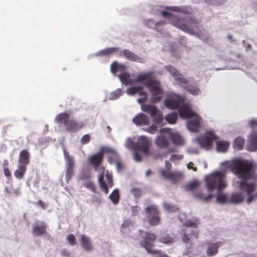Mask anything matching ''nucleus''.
I'll return each instance as SVG.
<instances>
[{
    "label": "nucleus",
    "mask_w": 257,
    "mask_h": 257,
    "mask_svg": "<svg viewBox=\"0 0 257 257\" xmlns=\"http://www.w3.org/2000/svg\"><path fill=\"white\" fill-rule=\"evenodd\" d=\"M64 156L67 162V169L65 176L67 181H68L71 179L73 175L74 161L73 157L70 156L65 150H64Z\"/></svg>",
    "instance_id": "2eb2a0df"
},
{
    "label": "nucleus",
    "mask_w": 257,
    "mask_h": 257,
    "mask_svg": "<svg viewBox=\"0 0 257 257\" xmlns=\"http://www.w3.org/2000/svg\"><path fill=\"white\" fill-rule=\"evenodd\" d=\"M161 133H168L169 139L176 146H181L184 143V139L177 133L171 132L169 129L163 128L160 130Z\"/></svg>",
    "instance_id": "dca6fc26"
},
{
    "label": "nucleus",
    "mask_w": 257,
    "mask_h": 257,
    "mask_svg": "<svg viewBox=\"0 0 257 257\" xmlns=\"http://www.w3.org/2000/svg\"><path fill=\"white\" fill-rule=\"evenodd\" d=\"M177 117V113L176 112H173L168 113L165 116V119L169 123L173 124L176 122Z\"/></svg>",
    "instance_id": "e433bc0d"
},
{
    "label": "nucleus",
    "mask_w": 257,
    "mask_h": 257,
    "mask_svg": "<svg viewBox=\"0 0 257 257\" xmlns=\"http://www.w3.org/2000/svg\"><path fill=\"white\" fill-rule=\"evenodd\" d=\"M140 208L138 206H133L131 208L132 214L133 216H136L138 214L139 211L140 210Z\"/></svg>",
    "instance_id": "052dcab7"
},
{
    "label": "nucleus",
    "mask_w": 257,
    "mask_h": 257,
    "mask_svg": "<svg viewBox=\"0 0 257 257\" xmlns=\"http://www.w3.org/2000/svg\"><path fill=\"white\" fill-rule=\"evenodd\" d=\"M199 185L198 181H193L189 184L186 186V189L188 190H193L195 189Z\"/></svg>",
    "instance_id": "09e8293b"
},
{
    "label": "nucleus",
    "mask_w": 257,
    "mask_h": 257,
    "mask_svg": "<svg viewBox=\"0 0 257 257\" xmlns=\"http://www.w3.org/2000/svg\"><path fill=\"white\" fill-rule=\"evenodd\" d=\"M30 153L27 150H23L19 155L17 169L14 171V176L19 180H21L25 176L27 166L30 163Z\"/></svg>",
    "instance_id": "39448f33"
},
{
    "label": "nucleus",
    "mask_w": 257,
    "mask_h": 257,
    "mask_svg": "<svg viewBox=\"0 0 257 257\" xmlns=\"http://www.w3.org/2000/svg\"><path fill=\"white\" fill-rule=\"evenodd\" d=\"M160 242L163 243H171L174 242V239L169 234H165L160 236L159 238Z\"/></svg>",
    "instance_id": "ea45409f"
},
{
    "label": "nucleus",
    "mask_w": 257,
    "mask_h": 257,
    "mask_svg": "<svg viewBox=\"0 0 257 257\" xmlns=\"http://www.w3.org/2000/svg\"><path fill=\"white\" fill-rule=\"evenodd\" d=\"M131 193L134 195L135 198H139L141 196V190L138 188H134L131 190Z\"/></svg>",
    "instance_id": "8fccbe9b"
},
{
    "label": "nucleus",
    "mask_w": 257,
    "mask_h": 257,
    "mask_svg": "<svg viewBox=\"0 0 257 257\" xmlns=\"http://www.w3.org/2000/svg\"><path fill=\"white\" fill-rule=\"evenodd\" d=\"M174 78L176 80L181 83L187 84L188 82V80L180 73H179L177 75V76H176Z\"/></svg>",
    "instance_id": "de8ad7c7"
},
{
    "label": "nucleus",
    "mask_w": 257,
    "mask_h": 257,
    "mask_svg": "<svg viewBox=\"0 0 257 257\" xmlns=\"http://www.w3.org/2000/svg\"><path fill=\"white\" fill-rule=\"evenodd\" d=\"M184 97L175 93H171L168 95L164 101L165 106L170 109H178L184 103Z\"/></svg>",
    "instance_id": "1a4fd4ad"
},
{
    "label": "nucleus",
    "mask_w": 257,
    "mask_h": 257,
    "mask_svg": "<svg viewBox=\"0 0 257 257\" xmlns=\"http://www.w3.org/2000/svg\"><path fill=\"white\" fill-rule=\"evenodd\" d=\"M225 177L224 173L220 171H216L206 176L205 178L206 187L209 191L217 189L216 201L220 203H228L229 198L227 196L221 192V190L227 186L224 180Z\"/></svg>",
    "instance_id": "f03ea898"
},
{
    "label": "nucleus",
    "mask_w": 257,
    "mask_h": 257,
    "mask_svg": "<svg viewBox=\"0 0 257 257\" xmlns=\"http://www.w3.org/2000/svg\"><path fill=\"white\" fill-rule=\"evenodd\" d=\"M84 186L89 189L93 192H96V187L94 183L92 181H88L84 184Z\"/></svg>",
    "instance_id": "a18cd8bd"
},
{
    "label": "nucleus",
    "mask_w": 257,
    "mask_h": 257,
    "mask_svg": "<svg viewBox=\"0 0 257 257\" xmlns=\"http://www.w3.org/2000/svg\"><path fill=\"white\" fill-rule=\"evenodd\" d=\"M178 112L180 116L183 118H190L194 116V112L190 108L188 104L184 102L178 108Z\"/></svg>",
    "instance_id": "a211bd4d"
},
{
    "label": "nucleus",
    "mask_w": 257,
    "mask_h": 257,
    "mask_svg": "<svg viewBox=\"0 0 257 257\" xmlns=\"http://www.w3.org/2000/svg\"><path fill=\"white\" fill-rule=\"evenodd\" d=\"M55 119L58 123L64 124L67 132L75 133L84 126L82 122L78 123L75 119H70L69 115L66 113L59 114Z\"/></svg>",
    "instance_id": "423d86ee"
},
{
    "label": "nucleus",
    "mask_w": 257,
    "mask_h": 257,
    "mask_svg": "<svg viewBox=\"0 0 257 257\" xmlns=\"http://www.w3.org/2000/svg\"><path fill=\"white\" fill-rule=\"evenodd\" d=\"M36 204L40 206L42 209H46V207H47V205H46V204L45 203V202H44L42 200H39L37 203H36Z\"/></svg>",
    "instance_id": "338daca9"
},
{
    "label": "nucleus",
    "mask_w": 257,
    "mask_h": 257,
    "mask_svg": "<svg viewBox=\"0 0 257 257\" xmlns=\"http://www.w3.org/2000/svg\"><path fill=\"white\" fill-rule=\"evenodd\" d=\"M140 95L141 96V98H140L138 99V101L140 103H144L146 101L147 99V94L146 92L143 91L140 92Z\"/></svg>",
    "instance_id": "3c124183"
},
{
    "label": "nucleus",
    "mask_w": 257,
    "mask_h": 257,
    "mask_svg": "<svg viewBox=\"0 0 257 257\" xmlns=\"http://www.w3.org/2000/svg\"><path fill=\"white\" fill-rule=\"evenodd\" d=\"M119 78L125 85H133L138 82L143 83L152 95L151 102L156 103L161 101L164 92L161 82L154 76V72L150 71L139 74L135 79H131L128 73L124 72L119 75Z\"/></svg>",
    "instance_id": "f257e3e1"
},
{
    "label": "nucleus",
    "mask_w": 257,
    "mask_h": 257,
    "mask_svg": "<svg viewBox=\"0 0 257 257\" xmlns=\"http://www.w3.org/2000/svg\"><path fill=\"white\" fill-rule=\"evenodd\" d=\"M222 244V242L218 241L216 243H210L206 250V254L209 256H213L217 253L218 248Z\"/></svg>",
    "instance_id": "5701e85b"
},
{
    "label": "nucleus",
    "mask_w": 257,
    "mask_h": 257,
    "mask_svg": "<svg viewBox=\"0 0 257 257\" xmlns=\"http://www.w3.org/2000/svg\"><path fill=\"white\" fill-rule=\"evenodd\" d=\"M143 130L150 134H155L158 130V126L155 124H152L148 127L144 128Z\"/></svg>",
    "instance_id": "37998d69"
},
{
    "label": "nucleus",
    "mask_w": 257,
    "mask_h": 257,
    "mask_svg": "<svg viewBox=\"0 0 257 257\" xmlns=\"http://www.w3.org/2000/svg\"><path fill=\"white\" fill-rule=\"evenodd\" d=\"M239 188L241 191H244L248 196V198L246 200L247 204H250L257 199V192L254 194H252V193L257 189V184L255 183L242 181L239 184Z\"/></svg>",
    "instance_id": "6e6552de"
},
{
    "label": "nucleus",
    "mask_w": 257,
    "mask_h": 257,
    "mask_svg": "<svg viewBox=\"0 0 257 257\" xmlns=\"http://www.w3.org/2000/svg\"><path fill=\"white\" fill-rule=\"evenodd\" d=\"M106 179H107V186L108 187H112L113 186V181L111 176H110L109 175H106Z\"/></svg>",
    "instance_id": "0e129e2a"
},
{
    "label": "nucleus",
    "mask_w": 257,
    "mask_h": 257,
    "mask_svg": "<svg viewBox=\"0 0 257 257\" xmlns=\"http://www.w3.org/2000/svg\"><path fill=\"white\" fill-rule=\"evenodd\" d=\"M142 110L149 113L151 116H154L156 114L157 111L158 110V108L154 105L151 104H145L142 106Z\"/></svg>",
    "instance_id": "7c9ffc66"
},
{
    "label": "nucleus",
    "mask_w": 257,
    "mask_h": 257,
    "mask_svg": "<svg viewBox=\"0 0 257 257\" xmlns=\"http://www.w3.org/2000/svg\"><path fill=\"white\" fill-rule=\"evenodd\" d=\"M122 53L123 56L127 59L130 61L139 62L141 63H143L145 62V60L143 58L140 57L139 56L135 54L134 53L132 52L129 50L124 49L123 50Z\"/></svg>",
    "instance_id": "412c9836"
},
{
    "label": "nucleus",
    "mask_w": 257,
    "mask_h": 257,
    "mask_svg": "<svg viewBox=\"0 0 257 257\" xmlns=\"http://www.w3.org/2000/svg\"><path fill=\"white\" fill-rule=\"evenodd\" d=\"M90 141V136L88 134L85 135L81 139V143L85 145L88 143Z\"/></svg>",
    "instance_id": "5fc2aeb1"
},
{
    "label": "nucleus",
    "mask_w": 257,
    "mask_h": 257,
    "mask_svg": "<svg viewBox=\"0 0 257 257\" xmlns=\"http://www.w3.org/2000/svg\"><path fill=\"white\" fill-rule=\"evenodd\" d=\"M163 207L167 211L170 212H175L178 210V208L177 206L167 203H164L163 204Z\"/></svg>",
    "instance_id": "a19ab883"
},
{
    "label": "nucleus",
    "mask_w": 257,
    "mask_h": 257,
    "mask_svg": "<svg viewBox=\"0 0 257 257\" xmlns=\"http://www.w3.org/2000/svg\"><path fill=\"white\" fill-rule=\"evenodd\" d=\"M166 69L168 71L171 75L175 78L176 76H177V75L179 73V72L174 68L171 66H168L166 67Z\"/></svg>",
    "instance_id": "49530a36"
},
{
    "label": "nucleus",
    "mask_w": 257,
    "mask_h": 257,
    "mask_svg": "<svg viewBox=\"0 0 257 257\" xmlns=\"http://www.w3.org/2000/svg\"><path fill=\"white\" fill-rule=\"evenodd\" d=\"M194 196L196 198L199 200L202 201L203 202H208L212 197V194L211 193H210L207 195H205L203 193L199 192L195 193Z\"/></svg>",
    "instance_id": "72a5a7b5"
},
{
    "label": "nucleus",
    "mask_w": 257,
    "mask_h": 257,
    "mask_svg": "<svg viewBox=\"0 0 257 257\" xmlns=\"http://www.w3.org/2000/svg\"><path fill=\"white\" fill-rule=\"evenodd\" d=\"M139 233L142 238L140 241L141 246L145 248L147 252L150 254H159V250L152 249L155 245L154 243L156 239V235L148 231L145 232L142 230H139Z\"/></svg>",
    "instance_id": "0eeeda50"
},
{
    "label": "nucleus",
    "mask_w": 257,
    "mask_h": 257,
    "mask_svg": "<svg viewBox=\"0 0 257 257\" xmlns=\"http://www.w3.org/2000/svg\"><path fill=\"white\" fill-rule=\"evenodd\" d=\"M110 68L112 73L115 74L118 71H123L125 69L126 67L123 64H119L117 62H114L111 64Z\"/></svg>",
    "instance_id": "2f4dec72"
},
{
    "label": "nucleus",
    "mask_w": 257,
    "mask_h": 257,
    "mask_svg": "<svg viewBox=\"0 0 257 257\" xmlns=\"http://www.w3.org/2000/svg\"><path fill=\"white\" fill-rule=\"evenodd\" d=\"M185 89L193 95H198L200 92V89L195 86H185Z\"/></svg>",
    "instance_id": "79ce46f5"
},
{
    "label": "nucleus",
    "mask_w": 257,
    "mask_h": 257,
    "mask_svg": "<svg viewBox=\"0 0 257 257\" xmlns=\"http://www.w3.org/2000/svg\"><path fill=\"white\" fill-rule=\"evenodd\" d=\"M81 242L82 247L84 250L90 251L93 249V246L88 237L82 235L81 236Z\"/></svg>",
    "instance_id": "a878e982"
},
{
    "label": "nucleus",
    "mask_w": 257,
    "mask_h": 257,
    "mask_svg": "<svg viewBox=\"0 0 257 257\" xmlns=\"http://www.w3.org/2000/svg\"><path fill=\"white\" fill-rule=\"evenodd\" d=\"M249 124L252 129L257 128V119H251L249 121Z\"/></svg>",
    "instance_id": "bf43d9fd"
},
{
    "label": "nucleus",
    "mask_w": 257,
    "mask_h": 257,
    "mask_svg": "<svg viewBox=\"0 0 257 257\" xmlns=\"http://www.w3.org/2000/svg\"><path fill=\"white\" fill-rule=\"evenodd\" d=\"M133 122L137 126L148 125L150 123V119L147 115L140 113L133 118Z\"/></svg>",
    "instance_id": "6ab92c4d"
},
{
    "label": "nucleus",
    "mask_w": 257,
    "mask_h": 257,
    "mask_svg": "<svg viewBox=\"0 0 257 257\" xmlns=\"http://www.w3.org/2000/svg\"><path fill=\"white\" fill-rule=\"evenodd\" d=\"M244 200V196L241 193H233L228 199V203L239 204Z\"/></svg>",
    "instance_id": "bb28decb"
},
{
    "label": "nucleus",
    "mask_w": 257,
    "mask_h": 257,
    "mask_svg": "<svg viewBox=\"0 0 257 257\" xmlns=\"http://www.w3.org/2000/svg\"><path fill=\"white\" fill-rule=\"evenodd\" d=\"M168 10L174 11L175 12H179L184 13L185 14H190L191 11L186 7H167L166 8Z\"/></svg>",
    "instance_id": "c756f323"
},
{
    "label": "nucleus",
    "mask_w": 257,
    "mask_h": 257,
    "mask_svg": "<svg viewBox=\"0 0 257 257\" xmlns=\"http://www.w3.org/2000/svg\"><path fill=\"white\" fill-rule=\"evenodd\" d=\"M200 119L199 116H196L192 119L189 120L187 124L188 128L193 132H197L200 127Z\"/></svg>",
    "instance_id": "4be33fe9"
},
{
    "label": "nucleus",
    "mask_w": 257,
    "mask_h": 257,
    "mask_svg": "<svg viewBox=\"0 0 257 257\" xmlns=\"http://www.w3.org/2000/svg\"><path fill=\"white\" fill-rule=\"evenodd\" d=\"M103 160V154L102 152H99L92 155L89 158V163L93 166L95 171H99L101 167V165Z\"/></svg>",
    "instance_id": "f3484780"
},
{
    "label": "nucleus",
    "mask_w": 257,
    "mask_h": 257,
    "mask_svg": "<svg viewBox=\"0 0 257 257\" xmlns=\"http://www.w3.org/2000/svg\"><path fill=\"white\" fill-rule=\"evenodd\" d=\"M248 150L250 152L257 151V134H252L248 140Z\"/></svg>",
    "instance_id": "b1692460"
},
{
    "label": "nucleus",
    "mask_w": 257,
    "mask_h": 257,
    "mask_svg": "<svg viewBox=\"0 0 257 257\" xmlns=\"http://www.w3.org/2000/svg\"><path fill=\"white\" fill-rule=\"evenodd\" d=\"M159 173L163 178L169 180L173 183H177L183 178V174L181 172H168L164 169H161L159 170Z\"/></svg>",
    "instance_id": "ddd939ff"
},
{
    "label": "nucleus",
    "mask_w": 257,
    "mask_h": 257,
    "mask_svg": "<svg viewBox=\"0 0 257 257\" xmlns=\"http://www.w3.org/2000/svg\"><path fill=\"white\" fill-rule=\"evenodd\" d=\"M155 144L157 147L160 148H167L170 145L168 139L163 135H160L156 138Z\"/></svg>",
    "instance_id": "393cba45"
},
{
    "label": "nucleus",
    "mask_w": 257,
    "mask_h": 257,
    "mask_svg": "<svg viewBox=\"0 0 257 257\" xmlns=\"http://www.w3.org/2000/svg\"><path fill=\"white\" fill-rule=\"evenodd\" d=\"M244 143V140L241 137L236 138L233 142L234 148L238 150H241L243 149Z\"/></svg>",
    "instance_id": "f704fd0d"
},
{
    "label": "nucleus",
    "mask_w": 257,
    "mask_h": 257,
    "mask_svg": "<svg viewBox=\"0 0 257 257\" xmlns=\"http://www.w3.org/2000/svg\"><path fill=\"white\" fill-rule=\"evenodd\" d=\"M198 219L194 218L186 220L183 225L185 227H192L195 228L198 227Z\"/></svg>",
    "instance_id": "4c0bfd02"
},
{
    "label": "nucleus",
    "mask_w": 257,
    "mask_h": 257,
    "mask_svg": "<svg viewBox=\"0 0 257 257\" xmlns=\"http://www.w3.org/2000/svg\"><path fill=\"white\" fill-rule=\"evenodd\" d=\"M183 158V155L181 154H175L172 155L170 157V160L173 162H174L176 161H179Z\"/></svg>",
    "instance_id": "603ef678"
},
{
    "label": "nucleus",
    "mask_w": 257,
    "mask_h": 257,
    "mask_svg": "<svg viewBox=\"0 0 257 257\" xmlns=\"http://www.w3.org/2000/svg\"><path fill=\"white\" fill-rule=\"evenodd\" d=\"M151 142L146 136H141L138 139L137 142L134 146L135 151H139L147 154L151 147Z\"/></svg>",
    "instance_id": "9b49d317"
},
{
    "label": "nucleus",
    "mask_w": 257,
    "mask_h": 257,
    "mask_svg": "<svg viewBox=\"0 0 257 257\" xmlns=\"http://www.w3.org/2000/svg\"><path fill=\"white\" fill-rule=\"evenodd\" d=\"M67 239L71 245H74L75 244L76 238L72 234H70L67 236Z\"/></svg>",
    "instance_id": "864d4df0"
},
{
    "label": "nucleus",
    "mask_w": 257,
    "mask_h": 257,
    "mask_svg": "<svg viewBox=\"0 0 257 257\" xmlns=\"http://www.w3.org/2000/svg\"><path fill=\"white\" fill-rule=\"evenodd\" d=\"M152 117L153 118V122L156 124H161L163 121L162 113L159 110H158L156 114Z\"/></svg>",
    "instance_id": "58836bf2"
},
{
    "label": "nucleus",
    "mask_w": 257,
    "mask_h": 257,
    "mask_svg": "<svg viewBox=\"0 0 257 257\" xmlns=\"http://www.w3.org/2000/svg\"><path fill=\"white\" fill-rule=\"evenodd\" d=\"M92 201L93 202H96L97 204H100L102 202V199L101 197H98L94 196L92 198Z\"/></svg>",
    "instance_id": "69168bd1"
},
{
    "label": "nucleus",
    "mask_w": 257,
    "mask_h": 257,
    "mask_svg": "<svg viewBox=\"0 0 257 257\" xmlns=\"http://www.w3.org/2000/svg\"><path fill=\"white\" fill-rule=\"evenodd\" d=\"M161 14L164 18H168L170 23L186 33L193 34L195 29L199 25V21L194 17L180 18L176 15L166 11H162Z\"/></svg>",
    "instance_id": "7ed1b4c3"
},
{
    "label": "nucleus",
    "mask_w": 257,
    "mask_h": 257,
    "mask_svg": "<svg viewBox=\"0 0 257 257\" xmlns=\"http://www.w3.org/2000/svg\"><path fill=\"white\" fill-rule=\"evenodd\" d=\"M3 172L5 176L8 178L9 179L12 176V173L10 170L9 168L3 169Z\"/></svg>",
    "instance_id": "e2e57ef3"
},
{
    "label": "nucleus",
    "mask_w": 257,
    "mask_h": 257,
    "mask_svg": "<svg viewBox=\"0 0 257 257\" xmlns=\"http://www.w3.org/2000/svg\"><path fill=\"white\" fill-rule=\"evenodd\" d=\"M179 233L182 237V241L184 243L189 242L190 238L193 237L198 238L199 234V231L197 228L191 230H187L186 228H182L180 230Z\"/></svg>",
    "instance_id": "4468645a"
},
{
    "label": "nucleus",
    "mask_w": 257,
    "mask_h": 257,
    "mask_svg": "<svg viewBox=\"0 0 257 257\" xmlns=\"http://www.w3.org/2000/svg\"><path fill=\"white\" fill-rule=\"evenodd\" d=\"M47 224L44 222H41L39 224H34L33 226L32 233L34 236H41L47 233Z\"/></svg>",
    "instance_id": "aec40b11"
},
{
    "label": "nucleus",
    "mask_w": 257,
    "mask_h": 257,
    "mask_svg": "<svg viewBox=\"0 0 257 257\" xmlns=\"http://www.w3.org/2000/svg\"><path fill=\"white\" fill-rule=\"evenodd\" d=\"M122 94V91L120 89H116L114 92H112L110 94V99H117L119 96L121 95Z\"/></svg>",
    "instance_id": "c03bdc74"
},
{
    "label": "nucleus",
    "mask_w": 257,
    "mask_h": 257,
    "mask_svg": "<svg viewBox=\"0 0 257 257\" xmlns=\"http://www.w3.org/2000/svg\"><path fill=\"white\" fill-rule=\"evenodd\" d=\"M98 171H100L102 173V174L99 175V177H98V181H99V183L100 182H102L104 181V168L103 167H101Z\"/></svg>",
    "instance_id": "4d7b16f0"
},
{
    "label": "nucleus",
    "mask_w": 257,
    "mask_h": 257,
    "mask_svg": "<svg viewBox=\"0 0 257 257\" xmlns=\"http://www.w3.org/2000/svg\"><path fill=\"white\" fill-rule=\"evenodd\" d=\"M99 184L101 190H103L105 194H107L108 193V188L106 182L104 181L100 182Z\"/></svg>",
    "instance_id": "6e6d98bb"
},
{
    "label": "nucleus",
    "mask_w": 257,
    "mask_h": 257,
    "mask_svg": "<svg viewBox=\"0 0 257 257\" xmlns=\"http://www.w3.org/2000/svg\"><path fill=\"white\" fill-rule=\"evenodd\" d=\"M143 87L140 85L137 86L132 87L127 89V93L130 95H134L137 93H139V95L140 92L143 91Z\"/></svg>",
    "instance_id": "c9c22d12"
},
{
    "label": "nucleus",
    "mask_w": 257,
    "mask_h": 257,
    "mask_svg": "<svg viewBox=\"0 0 257 257\" xmlns=\"http://www.w3.org/2000/svg\"><path fill=\"white\" fill-rule=\"evenodd\" d=\"M148 221L151 225L156 226L159 224L160 218L159 216V211L154 205H151L146 208Z\"/></svg>",
    "instance_id": "9d476101"
},
{
    "label": "nucleus",
    "mask_w": 257,
    "mask_h": 257,
    "mask_svg": "<svg viewBox=\"0 0 257 257\" xmlns=\"http://www.w3.org/2000/svg\"><path fill=\"white\" fill-rule=\"evenodd\" d=\"M133 158L137 162H140L142 161V155L136 151L133 153Z\"/></svg>",
    "instance_id": "13d9d810"
},
{
    "label": "nucleus",
    "mask_w": 257,
    "mask_h": 257,
    "mask_svg": "<svg viewBox=\"0 0 257 257\" xmlns=\"http://www.w3.org/2000/svg\"><path fill=\"white\" fill-rule=\"evenodd\" d=\"M132 221L131 220L128 219V220H124V221L123 222L122 225H121V227L122 228H127L128 227L131 225H132Z\"/></svg>",
    "instance_id": "680f3d73"
},
{
    "label": "nucleus",
    "mask_w": 257,
    "mask_h": 257,
    "mask_svg": "<svg viewBox=\"0 0 257 257\" xmlns=\"http://www.w3.org/2000/svg\"><path fill=\"white\" fill-rule=\"evenodd\" d=\"M216 150L218 152H225L229 148L230 144L225 141H218L216 143Z\"/></svg>",
    "instance_id": "cd10ccee"
},
{
    "label": "nucleus",
    "mask_w": 257,
    "mask_h": 257,
    "mask_svg": "<svg viewBox=\"0 0 257 257\" xmlns=\"http://www.w3.org/2000/svg\"><path fill=\"white\" fill-rule=\"evenodd\" d=\"M256 166L246 160L238 159L233 162L232 170L241 179H253L257 181V174L254 172Z\"/></svg>",
    "instance_id": "20e7f679"
},
{
    "label": "nucleus",
    "mask_w": 257,
    "mask_h": 257,
    "mask_svg": "<svg viewBox=\"0 0 257 257\" xmlns=\"http://www.w3.org/2000/svg\"><path fill=\"white\" fill-rule=\"evenodd\" d=\"M171 168H172L171 164L170 162H169L168 161H165V168H166V170H165L167 171H168V172H170Z\"/></svg>",
    "instance_id": "774afa93"
},
{
    "label": "nucleus",
    "mask_w": 257,
    "mask_h": 257,
    "mask_svg": "<svg viewBox=\"0 0 257 257\" xmlns=\"http://www.w3.org/2000/svg\"><path fill=\"white\" fill-rule=\"evenodd\" d=\"M109 198L114 204H117L120 198L118 189H115L109 195Z\"/></svg>",
    "instance_id": "473e14b6"
},
{
    "label": "nucleus",
    "mask_w": 257,
    "mask_h": 257,
    "mask_svg": "<svg viewBox=\"0 0 257 257\" xmlns=\"http://www.w3.org/2000/svg\"><path fill=\"white\" fill-rule=\"evenodd\" d=\"M218 137L211 132H207L204 136L198 139L200 145L207 150L211 148L212 141L217 140Z\"/></svg>",
    "instance_id": "f8f14e48"
},
{
    "label": "nucleus",
    "mask_w": 257,
    "mask_h": 257,
    "mask_svg": "<svg viewBox=\"0 0 257 257\" xmlns=\"http://www.w3.org/2000/svg\"><path fill=\"white\" fill-rule=\"evenodd\" d=\"M119 49L116 47H110L99 51L97 55L99 56H109L118 51Z\"/></svg>",
    "instance_id": "c85d7f7f"
}]
</instances>
